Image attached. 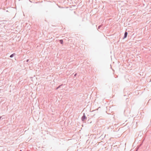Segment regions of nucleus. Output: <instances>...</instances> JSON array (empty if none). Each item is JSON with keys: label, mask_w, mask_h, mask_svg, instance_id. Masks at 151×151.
<instances>
[{"label": "nucleus", "mask_w": 151, "mask_h": 151, "mask_svg": "<svg viewBox=\"0 0 151 151\" xmlns=\"http://www.w3.org/2000/svg\"><path fill=\"white\" fill-rule=\"evenodd\" d=\"M1 117H0V119H1Z\"/></svg>", "instance_id": "nucleus-14"}, {"label": "nucleus", "mask_w": 151, "mask_h": 151, "mask_svg": "<svg viewBox=\"0 0 151 151\" xmlns=\"http://www.w3.org/2000/svg\"><path fill=\"white\" fill-rule=\"evenodd\" d=\"M29 61V59H27V60H26V62H28Z\"/></svg>", "instance_id": "nucleus-7"}, {"label": "nucleus", "mask_w": 151, "mask_h": 151, "mask_svg": "<svg viewBox=\"0 0 151 151\" xmlns=\"http://www.w3.org/2000/svg\"><path fill=\"white\" fill-rule=\"evenodd\" d=\"M40 3V2H35V3Z\"/></svg>", "instance_id": "nucleus-10"}, {"label": "nucleus", "mask_w": 151, "mask_h": 151, "mask_svg": "<svg viewBox=\"0 0 151 151\" xmlns=\"http://www.w3.org/2000/svg\"><path fill=\"white\" fill-rule=\"evenodd\" d=\"M101 27V25H99L98 27V29H97L98 30V29H99L100 27Z\"/></svg>", "instance_id": "nucleus-5"}, {"label": "nucleus", "mask_w": 151, "mask_h": 151, "mask_svg": "<svg viewBox=\"0 0 151 151\" xmlns=\"http://www.w3.org/2000/svg\"><path fill=\"white\" fill-rule=\"evenodd\" d=\"M77 73H75V75H74V76H76V75H77Z\"/></svg>", "instance_id": "nucleus-8"}, {"label": "nucleus", "mask_w": 151, "mask_h": 151, "mask_svg": "<svg viewBox=\"0 0 151 151\" xmlns=\"http://www.w3.org/2000/svg\"><path fill=\"white\" fill-rule=\"evenodd\" d=\"M62 86V85H60L59 86H58V88H59L60 87V86Z\"/></svg>", "instance_id": "nucleus-9"}, {"label": "nucleus", "mask_w": 151, "mask_h": 151, "mask_svg": "<svg viewBox=\"0 0 151 151\" xmlns=\"http://www.w3.org/2000/svg\"><path fill=\"white\" fill-rule=\"evenodd\" d=\"M82 120L83 121H85L86 120V118L84 115L82 116Z\"/></svg>", "instance_id": "nucleus-2"}, {"label": "nucleus", "mask_w": 151, "mask_h": 151, "mask_svg": "<svg viewBox=\"0 0 151 151\" xmlns=\"http://www.w3.org/2000/svg\"><path fill=\"white\" fill-rule=\"evenodd\" d=\"M15 55H16V54L15 53H14L10 55V57L11 58H12L13 57V56Z\"/></svg>", "instance_id": "nucleus-3"}, {"label": "nucleus", "mask_w": 151, "mask_h": 151, "mask_svg": "<svg viewBox=\"0 0 151 151\" xmlns=\"http://www.w3.org/2000/svg\"><path fill=\"white\" fill-rule=\"evenodd\" d=\"M101 109V108L100 107H99L96 110H100Z\"/></svg>", "instance_id": "nucleus-6"}, {"label": "nucleus", "mask_w": 151, "mask_h": 151, "mask_svg": "<svg viewBox=\"0 0 151 151\" xmlns=\"http://www.w3.org/2000/svg\"><path fill=\"white\" fill-rule=\"evenodd\" d=\"M83 111L82 112V113H81V114H82V113H83Z\"/></svg>", "instance_id": "nucleus-12"}, {"label": "nucleus", "mask_w": 151, "mask_h": 151, "mask_svg": "<svg viewBox=\"0 0 151 151\" xmlns=\"http://www.w3.org/2000/svg\"><path fill=\"white\" fill-rule=\"evenodd\" d=\"M83 111L82 112V113H81V114H82V113H83Z\"/></svg>", "instance_id": "nucleus-13"}, {"label": "nucleus", "mask_w": 151, "mask_h": 151, "mask_svg": "<svg viewBox=\"0 0 151 151\" xmlns=\"http://www.w3.org/2000/svg\"><path fill=\"white\" fill-rule=\"evenodd\" d=\"M128 33L126 31L124 33V36L123 38V39H124V38L127 37V35Z\"/></svg>", "instance_id": "nucleus-1"}, {"label": "nucleus", "mask_w": 151, "mask_h": 151, "mask_svg": "<svg viewBox=\"0 0 151 151\" xmlns=\"http://www.w3.org/2000/svg\"><path fill=\"white\" fill-rule=\"evenodd\" d=\"M59 88H58V87H57L56 88V89H58Z\"/></svg>", "instance_id": "nucleus-11"}, {"label": "nucleus", "mask_w": 151, "mask_h": 151, "mask_svg": "<svg viewBox=\"0 0 151 151\" xmlns=\"http://www.w3.org/2000/svg\"><path fill=\"white\" fill-rule=\"evenodd\" d=\"M59 42L61 44H63V40H60Z\"/></svg>", "instance_id": "nucleus-4"}]
</instances>
